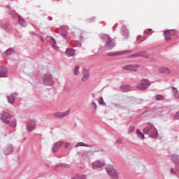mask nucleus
<instances>
[{
    "label": "nucleus",
    "instance_id": "nucleus-1",
    "mask_svg": "<svg viewBox=\"0 0 179 179\" xmlns=\"http://www.w3.org/2000/svg\"><path fill=\"white\" fill-rule=\"evenodd\" d=\"M143 133L145 134V135L150 134V138H157V130L152 124L147 126L143 129Z\"/></svg>",
    "mask_w": 179,
    "mask_h": 179
},
{
    "label": "nucleus",
    "instance_id": "nucleus-2",
    "mask_svg": "<svg viewBox=\"0 0 179 179\" xmlns=\"http://www.w3.org/2000/svg\"><path fill=\"white\" fill-rule=\"evenodd\" d=\"M43 82L46 86H54L55 82L52 80V76L50 73H45L43 77Z\"/></svg>",
    "mask_w": 179,
    "mask_h": 179
},
{
    "label": "nucleus",
    "instance_id": "nucleus-3",
    "mask_svg": "<svg viewBox=\"0 0 179 179\" xmlns=\"http://www.w3.org/2000/svg\"><path fill=\"white\" fill-rule=\"evenodd\" d=\"M106 171L111 178L118 179V173H117V171L115 169H114V166L108 165L106 166Z\"/></svg>",
    "mask_w": 179,
    "mask_h": 179
},
{
    "label": "nucleus",
    "instance_id": "nucleus-4",
    "mask_svg": "<svg viewBox=\"0 0 179 179\" xmlns=\"http://www.w3.org/2000/svg\"><path fill=\"white\" fill-rule=\"evenodd\" d=\"M149 86H150L149 80L143 78L141 80V83L137 85V89H138V90H146Z\"/></svg>",
    "mask_w": 179,
    "mask_h": 179
},
{
    "label": "nucleus",
    "instance_id": "nucleus-5",
    "mask_svg": "<svg viewBox=\"0 0 179 179\" xmlns=\"http://www.w3.org/2000/svg\"><path fill=\"white\" fill-rule=\"evenodd\" d=\"M173 36H176V31L168 29L164 31V38L166 41H170Z\"/></svg>",
    "mask_w": 179,
    "mask_h": 179
},
{
    "label": "nucleus",
    "instance_id": "nucleus-6",
    "mask_svg": "<svg viewBox=\"0 0 179 179\" xmlns=\"http://www.w3.org/2000/svg\"><path fill=\"white\" fill-rule=\"evenodd\" d=\"M104 166H106V163L103 160H96L92 164V167L94 169H100L104 167Z\"/></svg>",
    "mask_w": 179,
    "mask_h": 179
},
{
    "label": "nucleus",
    "instance_id": "nucleus-7",
    "mask_svg": "<svg viewBox=\"0 0 179 179\" xmlns=\"http://www.w3.org/2000/svg\"><path fill=\"white\" fill-rule=\"evenodd\" d=\"M1 115L3 122L5 124H9V121H10V120L12 116L9 113L4 111L1 113Z\"/></svg>",
    "mask_w": 179,
    "mask_h": 179
},
{
    "label": "nucleus",
    "instance_id": "nucleus-8",
    "mask_svg": "<svg viewBox=\"0 0 179 179\" xmlns=\"http://www.w3.org/2000/svg\"><path fill=\"white\" fill-rule=\"evenodd\" d=\"M139 66L138 64H129L123 66L124 71H131L133 72H136L138 70Z\"/></svg>",
    "mask_w": 179,
    "mask_h": 179
},
{
    "label": "nucleus",
    "instance_id": "nucleus-9",
    "mask_svg": "<svg viewBox=\"0 0 179 179\" xmlns=\"http://www.w3.org/2000/svg\"><path fill=\"white\" fill-rule=\"evenodd\" d=\"M114 47H115V41L113 39H109L105 45L106 51H110V50H113Z\"/></svg>",
    "mask_w": 179,
    "mask_h": 179
},
{
    "label": "nucleus",
    "instance_id": "nucleus-10",
    "mask_svg": "<svg viewBox=\"0 0 179 179\" xmlns=\"http://www.w3.org/2000/svg\"><path fill=\"white\" fill-rule=\"evenodd\" d=\"M131 52H132V50H122L120 52L110 53V57H117L118 55H127L128 54H131Z\"/></svg>",
    "mask_w": 179,
    "mask_h": 179
},
{
    "label": "nucleus",
    "instance_id": "nucleus-11",
    "mask_svg": "<svg viewBox=\"0 0 179 179\" xmlns=\"http://www.w3.org/2000/svg\"><path fill=\"white\" fill-rule=\"evenodd\" d=\"M13 152V146L11 144H8L5 146L3 149V154L6 156H8V155H10Z\"/></svg>",
    "mask_w": 179,
    "mask_h": 179
},
{
    "label": "nucleus",
    "instance_id": "nucleus-12",
    "mask_svg": "<svg viewBox=\"0 0 179 179\" xmlns=\"http://www.w3.org/2000/svg\"><path fill=\"white\" fill-rule=\"evenodd\" d=\"M70 110H66L65 112H56L54 115L56 118H64L66 115H69Z\"/></svg>",
    "mask_w": 179,
    "mask_h": 179
},
{
    "label": "nucleus",
    "instance_id": "nucleus-13",
    "mask_svg": "<svg viewBox=\"0 0 179 179\" xmlns=\"http://www.w3.org/2000/svg\"><path fill=\"white\" fill-rule=\"evenodd\" d=\"M36 128V122L34 120H29L27 122V130L31 132Z\"/></svg>",
    "mask_w": 179,
    "mask_h": 179
},
{
    "label": "nucleus",
    "instance_id": "nucleus-14",
    "mask_svg": "<svg viewBox=\"0 0 179 179\" xmlns=\"http://www.w3.org/2000/svg\"><path fill=\"white\" fill-rule=\"evenodd\" d=\"M158 72L159 73H164L165 75H170L171 73V71L167 69L166 67H160L158 69Z\"/></svg>",
    "mask_w": 179,
    "mask_h": 179
},
{
    "label": "nucleus",
    "instance_id": "nucleus-15",
    "mask_svg": "<svg viewBox=\"0 0 179 179\" xmlns=\"http://www.w3.org/2000/svg\"><path fill=\"white\" fill-rule=\"evenodd\" d=\"M7 73L8 70L3 66H0V78H6Z\"/></svg>",
    "mask_w": 179,
    "mask_h": 179
},
{
    "label": "nucleus",
    "instance_id": "nucleus-16",
    "mask_svg": "<svg viewBox=\"0 0 179 179\" xmlns=\"http://www.w3.org/2000/svg\"><path fill=\"white\" fill-rule=\"evenodd\" d=\"M61 146H64V143L62 141H59L56 143L53 147V152L55 153L58 152V150L59 149V148H61Z\"/></svg>",
    "mask_w": 179,
    "mask_h": 179
},
{
    "label": "nucleus",
    "instance_id": "nucleus-17",
    "mask_svg": "<svg viewBox=\"0 0 179 179\" xmlns=\"http://www.w3.org/2000/svg\"><path fill=\"white\" fill-rule=\"evenodd\" d=\"M15 96H17V94H13L7 96V100L10 104H13L15 103Z\"/></svg>",
    "mask_w": 179,
    "mask_h": 179
},
{
    "label": "nucleus",
    "instance_id": "nucleus-18",
    "mask_svg": "<svg viewBox=\"0 0 179 179\" xmlns=\"http://www.w3.org/2000/svg\"><path fill=\"white\" fill-rule=\"evenodd\" d=\"M49 38V41L52 47V48H54V50H58V46H57V42L55 41V39H54V38Z\"/></svg>",
    "mask_w": 179,
    "mask_h": 179
},
{
    "label": "nucleus",
    "instance_id": "nucleus-19",
    "mask_svg": "<svg viewBox=\"0 0 179 179\" xmlns=\"http://www.w3.org/2000/svg\"><path fill=\"white\" fill-rule=\"evenodd\" d=\"M73 54H75V50H73V49H67L66 51V55L67 57H73Z\"/></svg>",
    "mask_w": 179,
    "mask_h": 179
},
{
    "label": "nucleus",
    "instance_id": "nucleus-20",
    "mask_svg": "<svg viewBox=\"0 0 179 179\" xmlns=\"http://www.w3.org/2000/svg\"><path fill=\"white\" fill-rule=\"evenodd\" d=\"M138 54L139 57H143L144 58H149L150 57V55L145 51H140L138 52Z\"/></svg>",
    "mask_w": 179,
    "mask_h": 179
},
{
    "label": "nucleus",
    "instance_id": "nucleus-21",
    "mask_svg": "<svg viewBox=\"0 0 179 179\" xmlns=\"http://www.w3.org/2000/svg\"><path fill=\"white\" fill-rule=\"evenodd\" d=\"M136 134L138 138L140 139H145V134L142 133V131H141L139 129H137Z\"/></svg>",
    "mask_w": 179,
    "mask_h": 179
},
{
    "label": "nucleus",
    "instance_id": "nucleus-22",
    "mask_svg": "<svg viewBox=\"0 0 179 179\" xmlns=\"http://www.w3.org/2000/svg\"><path fill=\"white\" fill-rule=\"evenodd\" d=\"M18 20L20 24H21V26H23V27H26V26H27V22L24 21L23 19L19 17Z\"/></svg>",
    "mask_w": 179,
    "mask_h": 179
},
{
    "label": "nucleus",
    "instance_id": "nucleus-23",
    "mask_svg": "<svg viewBox=\"0 0 179 179\" xmlns=\"http://www.w3.org/2000/svg\"><path fill=\"white\" fill-rule=\"evenodd\" d=\"M120 90H122V92H129V85H122L120 87Z\"/></svg>",
    "mask_w": 179,
    "mask_h": 179
},
{
    "label": "nucleus",
    "instance_id": "nucleus-24",
    "mask_svg": "<svg viewBox=\"0 0 179 179\" xmlns=\"http://www.w3.org/2000/svg\"><path fill=\"white\" fill-rule=\"evenodd\" d=\"M72 179H87V176L86 175L83 176H76L72 178Z\"/></svg>",
    "mask_w": 179,
    "mask_h": 179
},
{
    "label": "nucleus",
    "instance_id": "nucleus-25",
    "mask_svg": "<svg viewBox=\"0 0 179 179\" xmlns=\"http://www.w3.org/2000/svg\"><path fill=\"white\" fill-rule=\"evenodd\" d=\"M13 52H15V50L9 48L6 51V55H10V54H13Z\"/></svg>",
    "mask_w": 179,
    "mask_h": 179
},
{
    "label": "nucleus",
    "instance_id": "nucleus-26",
    "mask_svg": "<svg viewBox=\"0 0 179 179\" xmlns=\"http://www.w3.org/2000/svg\"><path fill=\"white\" fill-rule=\"evenodd\" d=\"M87 79H89V74L88 73H85L83 74V78H82V81L85 82V80H87Z\"/></svg>",
    "mask_w": 179,
    "mask_h": 179
},
{
    "label": "nucleus",
    "instance_id": "nucleus-27",
    "mask_svg": "<svg viewBox=\"0 0 179 179\" xmlns=\"http://www.w3.org/2000/svg\"><path fill=\"white\" fill-rule=\"evenodd\" d=\"M74 75H76V76H78V75H79V66H76V67L74 68Z\"/></svg>",
    "mask_w": 179,
    "mask_h": 179
},
{
    "label": "nucleus",
    "instance_id": "nucleus-28",
    "mask_svg": "<svg viewBox=\"0 0 179 179\" xmlns=\"http://www.w3.org/2000/svg\"><path fill=\"white\" fill-rule=\"evenodd\" d=\"M156 100L159 101H162V100H164V96L163 95L161 94H158L156 96Z\"/></svg>",
    "mask_w": 179,
    "mask_h": 179
},
{
    "label": "nucleus",
    "instance_id": "nucleus-29",
    "mask_svg": "<svg viewBox=\"0 0 179 179\" xmlns=\"http://www.w3.org/2000/svg\"><path fill=\"white\" fill-rule=\"evenodd\" d=\"M79 146H89L86 143H78L76 145V148H79Z\"/></svg>",
    "mask_w": 179,
    "mask_h": 179
},
{
    "label": "nucleus",
    "instance_id": "nucleus-30",
    "mask_svg": "<svg viewBox=\"0 0 179 179\" xmlns=\"http://www.w3.org/2000/svg\"><path fill=\"white\" fill-rule=\"evenodd\" d=\"M139 52H136V54L131 55L129 56V58H138L139 57Z\"/></svg>",
    "mask_w": 179,
    "mask_h": 179
},
{
    "label": "nucleus",
    "instance_id": "nucleus-31",
    "mask_svg": "<svg viewBox=\"0 0 179 179\" xmlns=\"http://www.w3.org/2000/svg\"><path fill=\"white\" fill-rule=\"evenodd\" d=\"M59 167H66V169H69L71 167V165H68L66 164H61L58 165Z\"/></svg>",
    "mask_w": 179,
    "mask_h": 179
},
{
    "label": "nucleus",
    "instance_id": "nucleus-32",
    "mask_svg": "<svg viewBox=\"0 0 179 179\" xmlns=\"http://www.w3.org/2000/svg\"><path fill=\"white\" fill-rule=\"evenodd\" d=\"M146 38L145 37H142L141 36H139L137 38L138 41H140V43H142V41H145Z\"/></svg>",
    "mask_w": 179,
    "mask_h": 179
},
{
    "label": "nucleus",
    "instance_id": "nucleus-33",
    "mask_svg": "<svg viewBox=\"0 0 179 179\" xmlns=\"http://www.w3.org/2000/svg\"><path fill=\"white\" fill-rule=\"evenodd\" d=\"M10 127H15L16 126V120H13L9 123Z\"/></svg>",
    "mask_w": 179,
    "mask_h": 179
},
{
    "label": "nucleus",
    "instance_id": "nucleus-34",
    "mask_svg": "<svg viewBox=\"0 0 179 179\" xmlns=\"http://www.w3.org/2000/svg\"><path fill=\"white\" fill-rule=\"evenodd\" d=\"M178 159H179L178 155H172V160H173L175 162H177Z\"/></svg>",
    "mask_w": 179,
    "mask_h": 179
},
{
    "label": "nucleus",
    "instance_id": "nucleus-35",
    "mask_svg": "<svg viewBox=\"0 0 179 179\" xmlns=\"http://www.w3.org/2000/svg\"><path fill=\"white\" fill-rule=\"evenodd\" d=\"M172 92L173 94H178V90H177L176 87L172 88Z\"/></svg>",
    "mask_w": 179,
    "mask_h": 179
},
{
    "label": "nucleus",
    "instance_id": "nucleus-36",
    "mask_svg": "<svg viewBox=\"0 0 179 179\" xmlns=\"http://www.w3.org/2000/svg\"><path fill=\"white\" fill-rule=\"evenodd\" d=\"M145 34H152V29H148L144 31Z\"/></svg>",
    "mask_w": 179,
    "mask_h": 179
},
{
    "label": "nucleus",
    "instance_id": "nucleus-37",
    "mask_svg": "<svg viewBox=\"0 0 179 179\" xmlns=\"http://www.w3.org/2000/svg\"><path fill=\"white\" fill-rule=\"evenodd\" d=\"M116 143H118L119 145H122V143H123L122 139L118 138L117 140H116Z\"/></svg>",
    "mask_w": 179,
    "mask_h": 179
},
{
    "label": "nucleus",
    "instance_id": "nucleus-38",
    "mask_svg": "<svg viewBox=\"0 0 179 179\" xmlns=\"http://www.w3.org/2000/svg\"><path fill=\"white\" fill-rule=\"evenodd\" d=\"M99 104H101V106L106 104V103H104V99H103V97H101Z\"/></svg>",
    "mask_w": 179,
    "mask_h": 179
},
{
    "label": "nucleus",
    "instance_id": "nucleus-39",
    "mask_svg": "<svg viewBox=\"0 0 179 179\" xmlns=\"http://www.w3.org/2000/svg\"><path fill=\"white\" fill-rule=\"evenodd\" d=\"M174 118H175L176 120H179V111L177 112V113L175 114Z\"/></svg>",
    "mask_w": 179,
    "mask_h": 179
},
{
    "label": "nucleus",
    "instance_id": "nucleus-40",
    "mask_svg": "<svg viewBox=\"0 0 179 179\" xmlns=\"http://www.w3.org/2000/svg\"><path fill=\"white\" fill-rule=\"evenodd\" d=\"M134 130H135V127H130L129 128V132H134Z\"/></svg>",
    "mask_w": 179,
    "mask_h": 179
},
{
    "label": "nucleus",
    "instance_id": "nucleus-41",
    "mask_svg": "<svg viewBox=\"0 0 179 179\" xmlns=\"http://www.w3.org/2000/svg\"><path fill=\"white\" fill-rule=\"evenodd\" d=\"M92 107L96 110V108H97V105L96 104V103L92 102Z\"/></svg>",
    "mask_w": 179,
    "mask_h": 179
},
{
    "label": "nucleus",
    "instance_id": "nucleus-42",
    "mask_svg": "<svg viewBox=\"0 0 179 179\" xmlns=\"http://www.w3.org/2000/svg\"><path fill=\"white\" fill-rule=\"evenodd\" d=\"M171 173H172L173 174H176L177 171H176V169L172 168L171 170Z\"/></svg>",
    "mask_w": 179,
    "mask_h": 179
},
{
    "label": "nucleus",
    "instance_id": "nucleus-43",
    "mask_svg": "<svg viewBox=\"0 0 179 179\" xmlns=\"http://www.w3.org/2000/svg\"><path fill=\"white\" fill-rule=\"evenodd\" d=\"M63 145H64V148H65V149H66V148H69L70 143H64Z\"/></svg>",
    "mask_w": 179,
    "mask_h": 179
},
{
    "label": "nucleus",
    "instance_id": "nucleus-44",
    "mask_svg": "<svg viewBox=\"0 0 179 179\" xmlns=\"http://www.w3.org/2000/svg\"><path fill=\"white\" fill-rule=\"evenodd\" d=\"M39 38H40V40H41V41H44V39L43 38V37H40Z\"/></svg>",
    "mask_w": 179,
    "mask_h": 179
},
{
    "label": "nucleus",
    "instance_id": "nucleus-45",
    "mask_svg": "<svg viewBox=\"0 0 179 179\" xmlns=\"http://www.w3.org/2000/svg\"><path fill=\"white\" fill-rule=\"evenodd\" d=\"M64 38H66V35H64Z\"/></svg>",
    "mask_w": 179,
    "mask_h": 179
},
{
    "label": "nucleus",
    "instance_id": "nucleus-46",
    "mask_svg": "<svg viewBox=\"0 0 179 179\" xmlns=\"http://www.w3.org/2000/svg\"><path fill=\"white\" fill-rule=\"evenodd\" d=\"M10 1H15V0H10Z\"/></svg>",
    "mask_w": 179,
    "mask_h": 179
}]
</instances>
